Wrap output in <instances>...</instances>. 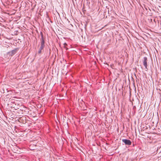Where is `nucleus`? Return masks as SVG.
<instances>
[{
	"label": "nucleus",
	"instance_id": "obj_2",
	"mask_svg": "<svg viewBox=\"0 0 161 161\" xmlns=\"http://www.w3.org/2000/svg\"><path fill=\"white\" fill-rule=\"evenodd\" d=\"M122 142L125 145H130L132 143L131 141L129 139H123L122 140Z\"/></svg>",
	"mask_w": 161,
	"mask_h": 161
},
{
	"label": "nucleus",
	"instance_id": "obj_3",
	"mask_svg": "<svg viewBox=\"0 0 161 161\" xmlns=\"http://www.w3.org/2000/svg\"><path fill=\"white\" fill-rule=\"evenodd\" d=\"M143 64L144 66L145 69H147V58L146 57H144L143 60Z\"/></svg>",
	"mask_w": 161,
	"mask_h": 161
},
{
	"label": "nucleus",
	"instance_id": "obj_11",
	"mask_svg": "<svg viewBox=\"0 0 161 161\" xmlns=\"http://www.w3.org/2000/svg\"><path fill=\"white\" fill-rule=\"evenodd\" d=\"M151 21H152V19H151Z\"/></svg>",
	"mask_w": 161,
	"mask_h": 161
},
{
	"label": "nucleus",
	"instance_id": "obj_1",
	"mask_svg": "<svg viewBox=\"0 0 161 161\" xmlns=\"http://www.w3.org/2000/svg\"><path fill=\"white\" fill-rule=\"evenodd\" d=\"M18 50V48H16L8 52L7 53V54L9 55V56H12L17 53Z\"/></svg>",
	"mask_w": 161,
	"mask_h": 161
},
{
	"label": "nucleus",
	"instance_id": "obj_9",
	"mask_svg": "<svg viewBox=\"0 0 161 161\" xmlns=\"http://www.w3.org/2000/svg\"><path fill=\"white\" fill-rule=\"evenodd\" d=\"M108 13H109V10H108Z\"/></svg>",
	"mask_w": 161,
	"mask_h": 161
},
{
	"label": "nucleus",
	"instance_id": "obj_12",
	"mask_svg": "<svg viewBox=\"0 0 161 161\" xmlns=\"http://www.w3.org/2000/svg\"><path fill=\"white\" fill-rule=\"evenodd\" d=\"M86 1H88V0H86Z\"/></svg>",
	"mask_w": 161,
	"mask_h": 161
},
{
	"label": "nucleus",
	"instance_id": "obj_8",
	"mask_svg": "<svg viewBox=\"0 0 161 161\" xmlns=\"http://www.w3.org/2000/svg\"><path fill=\"white\" fill-rule=\"evenodd\" d=\"M7 13L8 14H9V15H11V14H9V13Z\"/></svg>",
	"mask_w": 161,
	"mask_h": 161
},
{
	"label": "nucleus",
	"instance_id": "obj_5",
	"mask_svg": "<svg viewBox=\"0 0 161 161\" xmlns=\"http://www.w3.org/2000/svg\"><path fill=\"white\" fill-rule=\"evenodd\" d=\"M44 47L45 46H41L39 50V51H38V53H41L42 50L43 49Z\"/></svg>",
	"mask_w": 161,
	"mask_h": 161
},
{
	"label": "nucleus",
	"instance_id": "obj_7",
	"mask_svg": "<svg viewBox=\"0 0 161 161\" xmlns=\"http://www.w3.org/2000/svg\"><path fill=\"white\" fill-rule=\"evenodd\" d=\"M86 11H84V10L82 11V12H83V13H85L84 12H85Z\"/></svg>",
	"mask_w": 161,
	"mask_h": 161
},
{
	"label": "nucleus",
	"instance_id": "obj_4",
	"mask_svg": "<svg viewBox=\"0 0 161 161\" xmlns=\"http://www.w3.org/2000/svg\"><path fill=\"white\" fill-rule=\"evenodd\" d=\"M41 46H45V40L42 32H41Z\"/></svg>",
	"mask_w": 161,
	"mask_h": 161
},
{
	"label": "nucleus",
	"instance_id": "obj_6",
	"mask_svg": "<svg viewBox=\"0 0 161 161\" xmlns=\"http://www.w3.org/2000/svg\"><path fill=\"white\" fill-rule=\"evenodd\" d=\"M64 46H65L67 45V44L66 43H64Z\"/></svg>",
	"mask_w": 161,
	"mask_h": 161
},
{
	"label": "nucleus",
	"instance_id": "obj_10",
	"mask_svg": "<svg viewBox=\"0 0 161 161\" xmlns=\"http://www.w3.org/2000/svg\"><path fill=\"white\" fill-rule=\"evenodd\" d=\"M56 12H57V13L58 14V12H57V11H56Z\"/></svg>",
	"mask_w": 161,
	"mask_h": 161
}]
</instances>
